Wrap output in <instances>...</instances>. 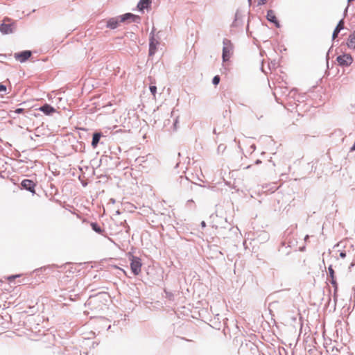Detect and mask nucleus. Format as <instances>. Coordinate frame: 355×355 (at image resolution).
Segmentation results:
<instances>
[{
    "label": "nucleus",
    "instance_id": "1",
    "mask_svg": "<svg viewBox=\"0 0 355 355\" xmlns=\"http://www.w3.org/2000/svg\"><path fill=\"white\" fill-rule=\"evenodd\" d=\"M223 61H228L234 53V45L232 42L228 39H224L223 41Z\"/></svg>",
    "mask_w": 355,
    "mask_h": 355
},
{
    "label": "nucleus",
    "instance_id": "2",
    "mask_svg": "<svg viewBox=\"0 0 355 355\" xmlns=\"http://www.w3.org/2000/svg\"><path fill=\"white\" fill-rule=\"evenodd\" d=\"M130 268L135 275H138L141 270L142 263L139 257H136L132 254L130 255Z\"/></svg>",
    "mask_w": 355,
    "mask_h": 355
},
{
    "label": "nucleus",
    "instance_id": "3",
    "mask_svg": "<svg viewBox=\"0 0 355 355\" xmlns=\"http://www.w3.org/2000/svg\"><path fill=\"white\" fill-rule=\"evenodd\" d=\"M15 28V23L10 22V19L6 18L0 25V31L3 34L12 33Z\"/></svg>",
    "mask_w": 355,
    "mask_h": 355
},
{
    "label": "nucleus",
    "instance_id": "4",
    "mask_svg": "<svg viewBox=\"0 0 355 355\" xmlns=\"http://www.w3.org/2000/svg\"><path fill=\"white\" fill-rule=\"evenodd\" d=\"M353 60L352 57L349 54H344L337 57V62L341 66H349Z\"/></svg>",
    "mask_w": 355,
    "mask_h": 355
},
{
    "label": "nucleus",
    "instance_id": "5",
    "mask_svg": "<svg viewBox=\"0 0 355 355\" xmlns=\"http://www.w3.org/2000/svg\"><path fill=\"white\" fill-rule=\"evenodd\" d=\"M32 55L31 51H24L19 53H16L14 55L15 58L20 62H26Z\"/></svg>",
    "mask_w": 355,
    "mask_h": 355
},
{
    "label": "nucleus",
    "instance_id": "6",
    "mask_svg": "<svg viewBox=\"0 0 355 355\" xmlns=\"http://www.w3.org/2000/svg\"><path fill=\"white\" fill-rule=\"evenodd\" d=\"M21 186L26 190L30 191L31 192L35 193V184L33 180H24L21 182Z\"/></svg>",
    "mask_w": 355,
    "mask_h": 355
},
{
    "label": "nucleus",
    "instance_id": "7",
    "mask_svg": "<svg viewBox=\"0 0 355 355\" xmlns=\"http://www.w3.org/2000/svg\"><path fill=\"white\" fill-rule=\"evenodd\" d=\"M267 19L268 21L274 23L276 27H279V24L278 21L277 20L275 13L273 10H270L268 11Z\"/></svg>",
    "mask_w": 355,
    "mask_h": 355
},
{
    "label": "nucleus",
    "instance_id": "8",
    "mask_svg": "<svg viewBox=\"0 0 355 355\" xmlns=\"http://www.w3.org/2000/svg\"><path fill=\"white\" fill-rule=\"evenodd\" d=\"M39 110L47 115H50L55 112V110L49 104L44 105L43 106L40 107Z\"/></svg>",
    "mask_w": 355,
    "mask_h": 355
},
{
    "label": "nucleus",
    "instance_id": "9",
    "mask_svg": "<svg viewBox=\"0 0 355 355\" xmlns=\"http://www.w3.org/2000/svg\"><path fill=\"white\" fill-rule=\"evenodd\" d=\"M119 22V17L111 18L107 21V26L111 29H114L118 26Z\"/></svg>",
    "mask_w": 355,
    "mask_h": 355
},
{
    "label": "nucleus",
    "instance_id": "10",
    "mask_svg": "<svg viewBox=\"0 0 355 355\" xmlns=\"http://www.w3.org/2000/svg\"><path fill=\"white\" fill-rule=\"evenodd\" d=\"M119 17L120 19V22H125L128 20L135 21V19L137 18V16L131 13H126L119 16Z\"/></svg>",
    "mask_w": 355,
    "mask_h": 355
},
{
    "label": "nucleus",
    "instance_id": "11",
    "mask_svg": "<svg viewBox=\"0 0 355 355\" xmlns=\"http://www.w3.org/2000/svg\"><path fill=\"white\" fill-rule=\"evenodd\" d=\"M347 44L349 49H355V31L349 35Z\"/></svg>",
    "mask_w": 355,
    "mask_h": 355
},
{
    "label": "nucleus",
    "instance_id": "12",
    "mask_svg": "<svg viewBox=\"0 0 355 355\" xmlns=\"http://www.w3.org/2000/svg\"><path fill=\"white\" fill-rule=\"evenodd\" d=\"M151 3V0H140L137 7L140 10H143L144 8H147Z\"/></svg>",
    "mask_w": 355,
    "mask_h": 355
},
{
    "label": "nucleus",
    "instance_id": "13",
    "mask_svg": "<svg viewBox=\"0 0 355 355\" xmlns=\"http://www.w3.org/2000/svg\"><path fill=\"white\" fill-rule=\"evenodd\" d=\"M101 137V135L98 132H96L93 135L92 146L93 148H96L99 142V139Z\"/></svg>",
    "mask_w": 355,
    "mask_h": 355
},
{
    "label": "nucleus",
    "instance_id": "14",
    "mask_svg": "<svg viewBox=\"0 0 355 355\" xmlns=\"http://www.w3.org/2000/svg\"><path fill=\"white\" fill-rule=\"evenodd\" d=\"M156 51V44L154 42V40L152 39L150 42L149 54L153 55Z\"/></svg>",
    "mask_w": 355,
    "mask_h": 355
},
{
    "label": "nucleus",
    "instance_id": "15",
    "mask_svg": "<svg viewBox=\"0 0 355 355\" xmlns=\"http://www.w3.org/2000/svg\"><path fill=\"white\" fill-rule=\"evenodd\" d=\"M92 228L94 231L98 234H101L103 232V230L101 229V227L96 223H91Z\"/></svg>",
    "mask_w": 355,
    "mask_h": 355
},
{
    "label": "nucleus",
    "instance_id": "16",
    "mask_svg": "<svg viewBox=\"0 0 355 355\" xmlns=\"http://www.w3.org/2000/svg\"><path fill=\"white\" fill-rule=\"evenodd\" d=\"M226 146L225 144H220L218 146V151L219 153H223L225 150H226Z\"/></svg>",
    "mask_w": 355,
    "mask_h": 355
},
{
    "label": "nucleus",
    "instance_id": "17",
    "mask_svg": "<svg viewBox=\"0 0 355 355\" xmlns=\"http://www.w3.org/2000/svg\"><path fill=\"white\" fill-rule=\"evenodd\" d=\"M150 91L155 97L157 93V87L155 85H150Z\"/></svg>",
    "mask_w": 355,
    "mask_h": 355
},
{
    "label": "nucleus",
    "instance_id": "18",
    "mask_svg": "<svg viewBox=\"0 0 355 355\" xmlns=\"http://www.w3.org/2000/svg\"><path fill=\"white\" fill-rule=\"evenodd\" d=\"M336 29H338L341 31L344 28V21L343 19H341L339 23L338 24L337 26L336 27Z\"/></svg>",
    "mask_w": 355,
    "mask_h": 355
},
{
    "label": "nucleus",
    "instance_id": "19",
    "mask_svg": "<svg viewBox=\"0 0 355 355\" xmlns=\"http://www.w3.org/2000/svg\"><path fill=\"white\" fill-rule=\"evenodd\" d=\"M212 82H213L214 85H217L219 83V82H220V77H219V76H218V75L215 76L214 77V78H213Z\"/></svg>",
    "mask_w": 355,
    "mask_h": 355
},
{
    "label": "nucleus",
    "instance_id": "20",
    "mask_svg": "<svg viewBox=\"0 0 355 355\" xmlns=\"http://www.w3.org/2000/svg\"><path fill=\"white\" fill-rule=\"evenodd\" d=\"M328 270H329L330 278H333L334 277V269L332 268V266H330L328 268Z\"/></svg>",
    "mask_w": 355,
    "mask_h": 355
},
{
    "label": "nucleus",
    "instance_id": "21",
    "mask_svg": "<svg viewBox=\"0 0 355 355\" xmlns=\"http://www.w3.org/2000/svg\"><path fill=\"white\" fill-rule=\"evenodd\" d=\"M340 31L338 29L335 28L334 33H333V39H336Z\"/></svg>",
    "mask_w": 355,
    "mask_h": 355
},
{
    "label": "nucleus",
    "instance_id": "22",
    "mask_svg": "<svg viewBox=\"0 0 355 355\" xmlns=\"http://www.w3.org/2000/svg\"><path fill=\"white\" fill-rule=\"evenodd\" d=\"M24 111V110L23 108H17L14 112L16 114H21V113H23Z\"/></svg>",
    "mask_w": 355,
    "mask_h": 355
},
{
    "label": "nucleus",
    "instance_id": "23",
    "mask_svg": "<svg viewBox=\"0 0 355 355\" xmlns=\"http://www.w3.org/2000/svg\"><path fill=\"white\" fill-rule=\"evenodd\" d=\"M257 1L258 5H263L266 3L267 0H256Z\"/></svg>",
    "mask_w": 355,
    "mask_h": 355
},
{
    "label": "nucleus",
    "instance_id": "24",
    "mask_svg": "<svg viewBox=\"0 0 355 355\" xmlns=\"http://www.w3.org/2000/svg\"><path fill=\"white\" fill-rule=\"evenodd\" d=\"M6 91V86H4L3 85H0V93L1 92H5Z\"/></svg>",
    "mask_w": 355,
    "mask_h": 355
},
{
    "label": "nucleus",
    "instance_id": "25",
    "mask_svg": "<svg viewBox=\"0 0 355 355\" xmlns=\"http://www.w3.org/2000/svg\"><path fill=\"white\" fill-rule=\"evenodd\" d=\"M330 282L331 284H333L334 286H336V281L335 279V276L333 278H331Z\"/></svg>",
    "mask_w": 355,
    "mask_h": 355
},
{
    "label": "nucleus",
    "instance_id": "26",
    "mask_svg": "<svg viewBox=\"0 0 355 355\" xmlns=\"http://www.w3.org/2000/svg\"><path fill=\"white\" fill-rule=\"evenodd\" d=\"M340 257L341 258H345V257H346V253H345V252H341L340 253Z\"/></svg>",
    "mask_w": 355,
    "mask_h": 355
},
{
    "label": "nucleus",
    "instance_id": "27",
    "mask_svg": "<svg viewBox=\"0 0 355 355\" xmlns=\"http://www.w3.org/2000/svg\"><path fill=\"white\" fill-rule=\"evenodd\" d=\"M350 151H355V141H354V145L351 147Z\"/></svg>",
    "mask_w": 355,
    "mask_h": 355
},
{
    "label": "nucleus",
    "instance_id": "28",
    "mask_svg": "<svg viewBox=\"0 0 355 355\" xmlns=\"http://www.w3.org/2000/svg\"><path fill=\"white\" fill-rule=\"evenodd\" d=\"M201 225H202V227H205L206 226V223H205V221H202V222L201 223Z\"/></svg>",
    "mask_w": 355,
    "mask_h": 355
},
{
    "label": "nucleus",
    "instance_id": "29",
    "mask_svg": "<svg viewBox=\"0 0 355 355\" xmlns=\"http://www.w3.org/2000/svg\"><path fill=\"white\" fill-rule=\"evenodd\" d=\"M15 278V276H12V277H9L8 279L11 280V279H14Z\"/></svg>",
    "mask_w": 355,
    "mask_h": 355
},
{
    "label": "nucleus",
    "instance_id": "30",
    "mask_svg": "<svg viewBox=\"0 0 355 355\" xmlns=\"http://www.w3.org/2000/svg\"><path fill=\"white\" fill-rule=\"evenodd\" d=\"M122 271L123 272V273H124L125 275H126V272H125V270H122Z\"/></svg>",
    "mask_w": 355,
    "mask_h": 355
},
{
    "label": "nucleus",
    "instance_id": "31",
    "mask_svg": "<svg viewBox=\"0 0 355 355\" xmlns=\"http://www.w3.org/2000/svg\"><path fill=\"white\" fill-rule=\"evenodd\" d=\"M3 284V281L0 280V286Z\"/></svg>",
    "mask_w": 355,
    "mask_h": 355
},
{
    "label": "nucleus",
    "instance_id": "32",
    "mask_svg": "<svg viewBox=\"0 0 355 355\" xmlns=\"http://www.w3.org/2000/svg\"><path fill=\"white\" fill-rule=\"evenodd\" d=\"M252 0H248V1L250 3Z\"/></svg>",
    "mask_w": 355,
    "mask_h": 355
}]
</instances>
